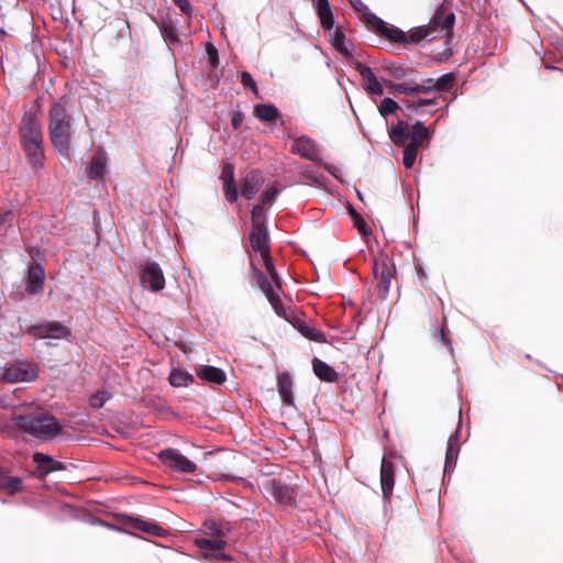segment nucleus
I'll return each instance as SVG.
<instances>
[{
    "instance_id": "50",
    "label": "nucleus",
    "mask_w": 563,
    "mask_h": 563,
    "mask_svg": "<svg viewBox=\"0 0 563 563\" xmlns=\"http://www.w3.org/2000/svg\"><path fill=\"white\" fill-rule=\"evenodd\" d=\"M223 194L230 203L238 200L239 195L234 183L223 184Z\"/></svg>"
},
{
    "instance_id": "18",
    "label": "nucleus",
    "mask_w": 563,
    "mask_h": 563,
    "mask_svg": "<svg viewBox=\"0 0 563 563\" xmlns=\"http://www.w3.org/2000/svg\"><path fill=\"white\" fill-rule=\"evenodd\" d=\"M353 64L355 70L361 75V77L367 80L366 90L369 93L382 96L384 93V89L373 69L358 60H355Z\"/></svg>"
},
{
    "instance_id": "27",
    "label": "nucleus",
    "mask_w": 563,
    "mask_h": 563,
    "mask_svg": "<svg viewBox=\"0 0 563 563\" xmlns=\"http://www.w3.org/2000/svg\"><path fill=\"white\" fill-rule=\"evenodd\" d=\"M125 525L131 529L139 530L155 537H161L165 533L164 528L161 526L154 522L141 520L139 518L129 517L125 521Z\"/></svg>"
},
{
    "instance_id": "61",
    "label": "nucleus",
    "mask_w": 563,
    "mask_h": 563,
    "mask_svg": "<svg viewBox=\"0 0 563 563\" xmlns=\"http://www.w3.org/2000/svg\"><path fill=\"white\" fill-rule=\"evenodd\" d=\"M410 88H411V84L410 82H404V91H402V93L406 95V96H412Z\"/></svg>"
},
{
    "instance_id": "12",
    "label": "nucleus",
    "mask_w": 563,
    "mask_h": 563,
    "mask_svg": "<svg viewBox=\"0 0 563 563\" xmlns=\"http://www.w3.org/2000/svg\"><path fill=\"white\" fill-rule=\"evenodd\" d=\"M250 243L252 249L261 254V257L269 254V235L266 224L254 223L252 225Z\"/></svg>"
},
{
    "instance_id": "22",
    "label": "nucleus",
    "mask_w": 563,
    "mask_h": 563,
    "mask_svg": "<svg viewBox=\"0 0 563 563\" xmlns=\"http://www.w3.org/2000/svg\"><path fill=\"white\" fill-rule=\"evenodd\" d=\"M292 379L288 372H283L277 376V388L283 404L295 407V398L292 393Z\"/></svg>"
},
{
    "instance_id": "13",
    "label": "nucleus",
    "mask_w": 563,
    "mask_h": 563,
    "mask_svg": "<svg viewBox=\"0 0 563 563\" xmlns=\"http://www.w3.org/2000/svg\"><path fill=\"white\" fill-rule=\"evenodd\" d=\"M20 136L22 145L43 140L40 125L34 114L26 113L23 117L20 128Z\"/></svg>"
},
{
    "instance_id": "30",
    "label": "nucleus",
    "mask_w": 563,
    "mask_h": 563,
    "mask_svg": "<svg viewBox=\"0 0 563 563\" xmlns=\"http://www.w3.org/2000/svg\"><path fill=\"white\" fill-rule=\"evenodd\" d=\"M23 488L22 479L16 476H10L7 471L0 467V489L9 495H14Z\"/></svg>"
},
{
    "instance_id": "57",
    "label": "nucleus",
    "mask_w": 563,
    "mask_h": 563,
    "mask_svg": "<svg viewBox=\"0 0 563 563\" xmlns=\"http://www.w3.org/2000/svg\"><path fill=\"white\" fill-rule=\"evenodd\" d=\"M418 106H420V108H424L427 106H437L438 104V98L437 97H433V98H419L418 100Z\"/></svg>"
},
{
    "instance_id": "51",
    "label": "nucleus",
    "mask_w": 563,
    "mask_h": 563,
    "mask_svg": "<svg viewBox=\"0 0 563 563\" xmlns=\"http://www.w3.org/2000/svg\"><path fill=\"white\" fill-rule=\"evenodd\" d=\"M264 213V210L261 205H255L252 208L251 217H252V225L254 223L256 224H266L264 219H261L262 214Z\"/></svg>"
},
{
    "instance_id": "1",
    "label": "nucleus",
    "mask_w": 563,
    "mask_h": 563,
    "mask_svg": "<svg viewBox=\"0 0 563 563\" xmlns=\"http://www.w3.org/2000/svg\"><path fill=\"white\" fill-rule=\"evenodd\" d=\"M12 422L18 430L43 441L52 440L62 431L59 421L53 415L42 411L14 415Z\"/></svg>"
},
{
    "instance_id": "4",
    "label": "nucleus",
    "mask_w": 563,
    "mask_h": 563,
    "mask_svg": "<svg viewBox=\"0 0 563 563\" xmlns=\"http://www.w3.org/2000/svg\"><path fill=\"white\" fill-rule=\"evenodd\" d=\"M38 376V366L29 361H14L5 364L0 379L8 384L31 383Z\"/></svg>"
},
{
    "instance_id": "46",
    "label": "nucleus",
    "mask_w": 563,
    "mask_h": 563,
    "mask_svg": "<svg viewBox=\"0 0 563 563\" xmlns=\"http://www.w3.org/2000/svg\"><path fill=\"white\" fill-rule=\"evenodd\" d=\"M433 339H434V341H440L442 343V347L448 349L449 351H452L451 341H450L443 325L437 328V330L433 334Z\"/></svg>"
},
{
    "instance_id": "2",
    "label": "nucleus",
    "mask_w": 563,
    "mask_h": 563,
    "mask_svg": "<svg viewBox=\"0 0 563 563\" xmlns=\"http://www.w3.org/2000/svg\"><path fill=\"white\" fill-rule=\"evenodd\" d=\"M48 133L54 151L62 156L69 155L71 126L66 107L54 103L48 112Z\"/></svg>"
},
{
    "instance_id": "44",
    "label": "nucleus",
    "mask_w": 563,
    "mask_h": 563,
    "mask_svg": "<svg viewBox=\"0 0 563 563\" xmlns=\"http://www.w3.org/2000/svg\"><path fill=\"white\" fill-rule=\"evenodd\" d=\"M402 146H404L402 164H404L406 169H410V168H412V166H413V164L416 162L417 154H418L419 151L410 148V147H408L406 145H402Z\"/></svg>"
},
{
    "instance_id": "7",
    "label": "nucleus",
    "mask_w": 563,
    "mask_h": 563,
    "mask_svg": "<svg viewBox=\"0 0 563 563\" xmlns=\"http://www.w3.org/2000/svg\"><path fill=\"white\" fill-rule=\"evenodd\" d=\"M262 492L267 498H273L282 505H291L294 501V489L280 479H266L263 483Z\"/></svg>"
},
{
    "instance_id": "39",
    "label": "nucleus",
    "mask_w": 563,
    "mask_h": 563,
    "mask_svg": "<svg viewBox=\"0 0 563 563\" xmlns=\"http://www.w3.org/2000/svg\"><path fill=\"white\" fill-rule=\"evenodd\" d=\"M399 109L400 103L390 97L383 98L378 106V112L384 118H386L389 114H394Z\"/></svg>"
},
{
    "instance_id": "19",
    "label": "nucleus",
    "mask_w": 563,
    "mask_h": 563,
    "mask_svg": "<svg viewBox=\"0 0 563 563\" xmlns=\"http://www.w3.org/2000/svg\"><path fill=\"white\" fill-rule=\"evenodd\" d=\"M45 271L38 263L31 265L27 269L26 290L30 295L38 294L44 286Z\"/></svg>"
},
{
    "instance_id": "3",
    "label": "nucleus",
    "mask_w": 563,
    "mask_h": 563,
    "mask_svg": "<svg viewBox=\"0 0 563 563\" xmlns=\"http://www.w3.org/2000/svg\"><path fill=\"white\" fill-rule=\"evenodd\" d=\"M411 128L412 131L410 132L408 122L398 118L397 122L388 129V136L397 146L406 145L419 151L422 142L431 139V132L423 122L419 120H417Z\"/></svg>"
},
{
    "instance_id": "10",
    "label": "nucleus",
    "mask_w": 563,
    "mask_h": 563,
    "mask_svg": "<svg viewBox=\"0 0 563 563\" xmlns=\"http://www.w3.org/2000/svg\"><path fill=\"white\" fill-rule=\"evenodd\" d=\"M288 137L295 141L291 145L292 153L312 162H316L320 158V150L309 136L301 135L299 137H295L294 135L289 134Z\"/></svg>"
},
{
    "instance_id": "31",
    "label": "nucleus",
    "mask_w": 563,
    "mask_h": 563,
    "mask_svg": "<svg viewBox=\"0 0 563 563\" xmlns=\"http://www.w3.org/2000/svg\"><path fill=\"white\" fill-rule=\"evenodd\" d=\"M459 450H460L459 434H457V432H455V433L451 434L448 440L444 472H446L455 466L456 459L459 455Z\"/></svg>"
},
{
    "instance_id": "24",
    "label": "nucleus",
    "mask_w": 563,
    "mask_h": 563,
    "mask_svg": "<svg viewBox=\"0 0 563 563\" xmlns=\"http://www.w3.org/2000/svg\"><path fill=\"white\" fill-rule=\"evenodd\" d=\"M32 457L33 462L37 465L38 471L42 472L43 475L66 470V466L63 462L56 461L51 455L44 454L42 452H35Z\"/></svg>"
},
{
    "instance_id": "29",
    "label": "nucleus",
    "mask_w": 563,
    "mask_h": 563,
    "mask_svg": "<svg viewBox=\"0 0 563 563\" xmlns=\"http://www.w3.org/2000/svg\"><path fill=\"white\" fill-rule=\"evenodd\" d=\"M254 115L262 122H274L282 114L279 109L273 103H257L254 106Z\"/></svg>"
},
{
    "instance_id": "59",
    "label": "nucleus",
    "mask_w": 563,
    "mask_h": 563,
    "mask_svg": "<svg viewBox=\"0 0 563 563\" xmlns=\"http://www.w3.org/2000/svg\"><path fill=\"white\" fill-rule=\"evenodd\" d=\"M13 212L11 211H8L5 213H3L1 217H0V222L3 223V222H7V221H12L13 220Z\"/></svg>"
},
{
    "instance_id": "35",
    "label": "nucleus",
    "mask_w": 563,
    "mask_h": 563,
    "mask_svg": "<svg viewBox=\"0 0 563 563\" xmlns=\"http://www.w3.org/2000/svg\"><path fill=\"white\" fill-rule=\"evenodd\" d=\"M251 285L262 290L265 295L273 290V285L267 276L254 264H252Z\"/></svg>"
},
{
    "instance_id": "37",
    "label": "nucleus",
    "mask_w": 563,
    "mask_h": 563,
    "mask_svg": "<svg viewBox=\"0 0 563 563\" xmlns=\"http://www.w3.org/2000/svg\"><path fill=\"white\" fill-rule=\"evenodd\" d=\"M347 212L350 217L352 218L354 225L357 228L358 232L363 236H368L372 234V230L364 220V218L361 216V213L351 205H347Z\"/></svg>"
},
{
    "instance_id": "43",
    "label": "nucleus",
    "mask_w": 563,
    "mask_h": 563,
    "mask_svg": "<svg viewBox=\"0 0 563 563\" xmlns=\"http://www.w3.org/2000/svg\"><path fill=\"white\" fill-rule=\"evenodd\" d=\"M111 398V394L106 390H99L91 395L89 404L92 408L99 409L103 404Z\"/></svg>"
},
{
    "instance_id": "33",
    "label": "nucleus",
    "mask_w": 563,
    "mask_h": 563,
    "mask_svg": "<svg viewBox=\"0 0 563 563\" xmlns=\"http://www.w3.org/2000/svg\"><path fill=\"white\" fill-rule=\"evenodd\" d=\"M380 70H384L396 80L406 79L408 75L413 71L411 68H406L401 64L393 60H384Z\"/></svg>"
},
{
    "instance_id": "53",
    "label": "nucleus",
    "mask_w": 563,
    "mask_h": 563,
    "mask_svg": "<svg viewBox=\"0 0 563 563\" xmlns=\"http://www.w3.org/2000/svg\"><path fill=\"white\" fill-rule=\"evenodd\" d=\"M244 115L243 112L240 110H234L231 118V125L233 130H239L242 125Z\"/></svg>"
},
{
    "instance_id": "38",
    "label": "nucleus",
    "mask_w": 563,
    "mask_h": 563,
    "mask_svg": "<svg viewBox=\"0 0 563 563\" xmlns=\"http://www.w3.org/2000/svg\"><path fill=\"white\" fill-rule=\"evenodd\" d=\"M265 296L277 316L284 318L287 321V319H290L295 314L294 312L288 313L286 311V308L284 307L279 296L274 291V289Z\"/></svg>"
},
{
    "instance_id": "49",
    "label": "nucleus",
    "mask_w": 563,
    "mask_h": 563,
    "mask_svg": "<svg viewBox=\"0 0 563 563\" xmlns=\"http://www.w3.org/2000/svg\"><path fill=\"white\" fill-rule=\"evenodd\" d=\"M241 84L244 88L254 91L255 95L258 93L256 81L253 79L252 75L249 71L241 73Z\"/></svg>"
},
{
    "instance_id": "17",
    "label": "nucleus",
    "mask_w": 563,
    "mask_h": 563,
    "mask_svg": "<svg viewBox=\"0 0 563 563\" xmlns=\"http://www.w3.org/2000/svg\"><path fill=\"white\" fill-rule=\"evenodd\" d=\"M395 484V466L387 457H383L380 465V487L385 499H389Z\"/></svg>"
},
{
    "instance_id": "42",
    "label": "nucleus",
    "mask_w": 563,
    "mask_h": 563,
    "mask_svg": "<svg viewBox=\"0 0 563 563\" xmlns=\"http://www.w3.org/2000/svg\"><path fill=\"white\" fill-rule=\"evenodd\" d=\"M420 106H418V101L416 102H411V101H408V100H404L401 103H400V109L402 114L408 118V119H412L415 115L419 114L420 113Z\"/></svg>"
},
{
    "instance_id": "6",
    "label": "nucleus",
    "mask_w": 563,
    "mask_h": 563,
    "mask_svg": "<svg viewBox=\"0 0 563 563\" xmlns=\"http://www.w3.org/2000/svg\"><path fill=\"white\" fill-rule=\"evenodd\" d=\"M140 279L143 287L158 292L165 288V277L163 269L156 262H145L141 266Z\"/></svg>"
},
{
    "instance_id": "9",
    "label": "nucleus",
    "mask_w": 563,
    "mask_h": 563,
    "mask_svg": "<svg viewBox=\"0 0 563 563\" xmlns=\"http://www.w3.org/2000/svg\"><path fill=\"white\" fill-rule=\"evenodd\" d=\"M368 24L379 35L386 37L388 41L394 43H402L405 41V32L398 26L387 23L376 14H368Z\"/></svg>"
},
{
    "instance_id": "56",
    "label": "nucleus",
    "mask_w": 563,
    "mask_h": 563,
    "mask_svg": "<svg viewBox=\"0 0 563 563\" xmlns=\"http://www.w3.org/2000/svg\"><path fill=\"white\" fill-rule=\"evenodd\" d=\"M329 10H332L331 3L329 0H317V2H316V12L317 13L327 12Z\"/></svg>"
},
{
    "instance_id": "52",
    "label": "nucleus",
    "mask_w": 563,
    "mask_h": 563,
    "mask_svg": "<svg viewBox=\"0 0 563 563\" xmlns=\"http://www.w3.org/2000/svg\"><path fill=\"white\" fill-rule=\"evenodd\" d=\"M277 189L272 187L269 189H267L266 191H264L261 196V202L263 205H266V203H273V201L276 199V196H277Z\"/></svg>"
},
{
    "instance_id": "11",
    "label": "nucleus",
    "mask_w": 563,
    "mask_h": 563,
    "mask_svg": "<svg viewBox=\"0 0 563 563\" xmlns=\"http://www.w3.org/2000/svg\"><path fill=\"white\" fill-rule=\"evenodd\" d=\"M373 273L375 278L378 279V299L385 300L388 296L391 279L394 277L393 271L386 261L379 263L377 260H375L373 264Z\"/></svg>"
},
{
    "instance_id": "47",
    "label": "nucleus",
    "mask_w": 563,
    "mask_h": 563,
    "mask_svg": "<svg viewBox=\"0 0 563 563\" xmlns=\"http://www.w3.org/2000/svg\"><path fill=\"white\" fill-rule=\"evenodd\" d=\"M320 19V24L323 30H331L334 26V15L332 10L327 12L317 13Z\"/></svg>"
},
{
    "instance_id": "48",
    "label": "nucleus",
    "mask_w": 563,
    "mask_h": 563,
    "mask_svg": "<svg viewBox=\"0 0 563 563\" xmlns=\"http://www.w3.org/2000/svg\"><path fill=\"white\" fill-rule=\"evenodd\" d=\"M220 179L223 184L234 183V166L231 163H224Z\"/></svg>"
},
{
    "instance_id": "20",
    "label": "nucleus",
    "mask_w": 563,
    "mask_h": 563,
    "mask_svg": "<svg viewBox=\"0 0 563 563\" xmlns=\"http://www.w3.org/2000/svg\"><path fill=\"white\" fill-rule=\"evenodd\" d=\"M287 322H289L302 336L310 341H325L324 333L321 330L308 325L302 319H300L296 314H294L290 319H287Z\"/></svg>"
},
{
    "instance_id": "25",
    "label": "nucleus",
    "mask_w": 563,
    "mask_h": 563,
    "mask_svg": "<svg viewBox=\"0 0 563 563\" xmlns=\"http://www.w3.org/2000/svg\"><path fill=\"white\" fill-rule=\"evenodd\" d=\"M197 376L208 383L222 385L227 382L225 373L216 366L199 365L196 367Z\"/></svg>"
},
{
    "instance_id": "60",
    "label": "nucleus",
    "mask_w": 563,
    "mask_h": 563,
    "mask_svg": "<svg viewBox=\"0 0 563 563\" xmlns=\"http://www.w3.org/2000/svg\"><path fill=\"white\" fill-rule=\"evenodd\" d=\"M379 81H380L382 85H385L386 87L391 88V89H394V86H396V84L393 80L387 79L385 77H382L379 79Z\"/></svg>"
},
{
    "instance_id": "15",
    "label": "nucleus",
    "mask_w": 563,
    "mask_h": 563,
    "mask_svg": "<svg viewBox=\"0 0 563 563\" xmlns=\"http://www.w3.org/2000/svg\"><path fill=\"white\" fill-rule=\"evenodd\" d=\"M264 183L262 172L255 169L247 173L240 181L241 195L247 199H253Z\"/></svg>"
},
{
    "instance_id": "55",
    "label": "nucleus",
    "mask_w": 563,
    "mask_h": 563,
    "mask_svg": "<svg viewBox=\"0 0 563 563\" xmlns=\"http://www.w3.org/2000/svg\"><path fill=\"white\" fill-rule=\"evenodd\" d=\"M411 95L412 96H416L420 92H429V91H432V87L431 86H427V85H421V84H411Z\"/></svg>"
},
{
    "instance_id": "62",
    "label": "nucleus",
    "mask_w": 563,
    "mask_h": 563,
    "mask_svg": "<svg viewBox=\"0 0 563 563\" xmlns=\"http://www.w3.org/2000/svg\"><path fill=\"white\" fill-rule=\"evenodd\" d=\"M393 90H394L395 93H402V91H404V82L396 84V86H394Z\"/></svg>"
},
{
    "instance_id": "45",
    "label": "nucleus",
    "mask_w": 563,
    "mask_h": 563,
    "mask_svg": "<svg viewBox=\"0 0 563 563\" xmlns=\"http://www.w3.org/2000/svg\"><path fill=\"white\" fill-rule=\"evenodd\" d=\"M351 7L363 14L364 21L368 24L369 15L374 14L362 0H347Z\"/></svg>"
},
{
    "instance_id": "8",
    "label": "nucleus",
    "mask_w": 563,
    "mask_h": 563,
    "mask_svg": "<svg viewBox=\"0 0 563 563\" xmlns=\"http://www.w3.org/2000/svg\"><path fill=\"white\" fill-rule=\"evenodd\" d=\"M454 23H455V13L453 11L445 13L444 5L440 4L435 9V12L432 15V18L427 26L431 27V31L433 32L434 37L441 31L445 30L446 31L445 32L446 42H450L453 37Z\"/></svg>"
},
{
    "instance_id": "34",
    "label": "nucleus",
    "mask_w": 563,
    "mask_h": 563,
    "mask_svg": "<svg viewBox=\"0 0 563 563\" xmlns=\"http://www.w3.org/2000/svg\"><path fill=\"white\" fill-rule=\"evenodd\" d=\"M330 42L332 46L342 55L346 57H352V52L350 51L351 41L346 38L343 31L336 29L331 34Z\"/></svg>"
},
{
    "instance_id": "32",
    "label": "nucleus",
    "mask_w": 563,
    "mask_h": 563,
    "mask_svg": "<svg viewBox=\"0 0 563 563\" xmlns=\"http://www.w3.org/2000/svg\"><path fill=\"white\" fill-rule=\"evenodd\" d=\"M430 38L433 40L434 35L431 31V27L427 25H421L415 29H411L408 34L405 33L404 44H420L423 40Z\"/></svg>"
},
{
    "instance_id": "14",
    "label": "nucleus",
    "mask_w": 563,
    "mask_h": 563,
    "mask_svg": "<svg viewBox=\"0 0 563 563\" xmlns=\"http://www.w3.org/2000/svg\"><path fill=\"white\" fill-rule=\"evenodd\" d=\"M196 545L202 551L203 555L207 558H214L220 560H229L230 558L225 555L222 551L227 545V542L221 538H201L196 540Z\"/></svg>"
},
{
    "instance_id": "41",
    "label": "nucleus",
    "mask_w": 563,
    "mask_h": 563,
    "mask_svg": "<svg viewBox=\"0 0 563 563\" xmlns=\"http://www.w3.org/2000/svg\"><path fill=\"white\" fill-rule=\"evenodd\" d=\"M262 260H263L264 266H265L267 273L269 274V276L272 277L273 282L276 284V286L278 288H280L282 287L280 286V277L278 275V272L275 267V264L273 262L271 254L262 257Z\"/></svg>"
},
{
    "instance_id": "16",
    "label": "nucleus",
    "mask_w": 563,
    "mask_h": 563,
    "mask_svg": "<svg viewBox=\"0 0 563 563\" xmlns=\"http://www.w3.org/2000/svg\"><path fill=\"white\" fill-rule=\"evenodd\" d=\"M34 333L40 339H68L71 335L70 330L59 322H46L34 328Z\"/></svg>"
},
{
    "instance_id": "21",
    "label": "nucleus",
    "mask_w": 563,
    "mask_h": 563,
    "mask_svg": "<svg viewBox=\"0 0 563 563\" xmlns=\"http://www.w3.org/2000/svg\"><path fill=\"white\" fill-rule=\"evenodd\" d=\"M107 154L103 148H99L92 156L89 166L87 167V176L92 180H98L103 177L107 170Z\"/></svg>"
},
{
    "instance_id": "26",
    "label": "nucleus",
    "mask_w": 563,
    "mask_h": 563,
    "mask_svg": "<svg viewBox=\"0 0 563 563\" xmlns=\"http://www.w3.org/2000/svg\"><path fill=\"white\" fill-rule=\"evenodd\" d=\"M311 364L314 375L320 380L325 383H336L339 380L338 372L325 362L321 361L318 357H313Z\"/></svg>"
},
{
    "instance_id": "28",
    "label": "nucleus",
    "mask_w": 563,
    "mask_h": 563,
    "mask_svg": "<svg viewBox=\"0 0 563 563\" xmlns=\"http://www.w3.org/2000/svg\"><path fill=\"white\" fill-rule=\"evenodd\" d=\"M155 22L165 42H169L172 44L180 43V40L176 33L175 21L170 15L166 14Z\"/></svg>"
},
{
    "instance_id": "5",
    "label": "nucleus",
    "mask_w": 563,
    "mask_h": 563,
    "mask_svg": "<svg viewBox=\"0 0 563 563\" xmlns=\"http://www.w3.org/2000/svg\"><path fill=\"white\" fill-rule=\"evenodd\" d=\"M157 457L172 471L187 474H191L197 471L196 463L183 455L177 449H164L157 454Z\"/></svg>"
},
{
    "instance_id": "63",
    "label": "nucleus",
    "mask_w": 563,
    "mask_h": 563,
    "mask_svg": "<svg viewBox=\"0 0 563 563\" xmlns=\"http://www.w3.org/2000/svg\"><path fill=\"white\" fill-rule=\"evenodd\" d=\"M434 82H435V79H433V78H427V79H424V80L422 81V84H421V85L433 86V85H434Z\"/></svg>"
},
{
    "instance_id": "64",
    "label": "nucleus",
    "mask_w": 563,
    "mask_h": 563,
    "mask_svg": "<svg viewBox=\"0 0 563 563\" xmlns=\"http://www.w3.org/2000/svg\"><path fill=\"white\" fill-rule=\"evenodd\" d=\"M452 54H453L452 48H446V49L443 52L442 56H443L444 58H449L450 56H452Z\"/></svg>"
},
{
    "instance_id": "54",
    "label": "nucleus",
    "mask_w": 563,
    "mask_h": 563,
    "mask_svg": "<svg viewBox=\"0 0 563 563\" xmlns=\"http://www.w3.org/2000/svg\"><path fill=\"white\" fill-rule=\"evenodd\" d=\"M175 4L186 14L190 15L194 8L189 0H174Z\"/></svg>"
},
{
    "instance_id": "36",
    "label": "nucleus",
    "mask_w": 563,
    "mask_h": 563,
    "mask_svg": "<svg viewBox=\"0 0 563 563\" xmlns=\"http://www.w3.org/2000/svg\"><path fill=\"white\" fill-rule=\"evenodd\" d=\"M195 380L194 376L179 367L170 371L168 382L174 387H187Z\"/></svg>"
},
{
    "instance_id": "58",
    "label": "nucleus",
    "mask_w": 563,
    "mask_h": 563,
    "mask_svg": "<svg viewBox=\"0 0 563 563\" xmlns=\"http://www.w3.org/2000/svg\"><path fill=\"white\" fill-rule=\"evenodd\" d=\"M208 56H209V59L211 63H213L214 60H218V51L217 48L211 45L209 48H208Z\"/></svg>"
},
{
    "instance_id": "23",
    "label": "nucleus",
    "mask_w": 563,
    "mask_h": 563,
    "mask_svg": "<svg viewBox=\"0 0 563 563\" xmlns=\"http://www.w3.org/2000/svg\"><path fill=\"white\" fill-rule=\"evenodd\" d=\"M30 165L34 169L43 167L45 161L43 140L22 145Z\"/></svg>"
},
{
    "instance_id": "40",
    "label": "nucleus",
    "mask_w": 563,
    "mask_h": 563,
    "mask_svg": "<svg viewBox=\"0 0 563 563\" xmlns=\"http://www.w3.org/2000/svg\"><path fill=\"white\" fill-rule=\"evenodd\" d=\"M455 82V74L454 73H448L439 77L434 85L432 87V91H448L453 87Z\"/></svg>"
}]
</instances>
